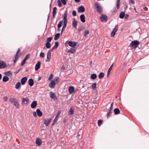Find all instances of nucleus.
Masks as SVG:
<instances>
[{
  "instance_id": "22",
  "label": "nucleus",
  "mask_w": 149,
  "mask_h": 149,
  "mask_svg": "<svg viewBox=\"0 0 149 149\" xmlns=\"http://www.w3.org/2000/svg\"><path fill=\"white\" fill-rule=\"evenodd\" d=\"M113 64H114V63H113L111 65V66H110V68H109L108 70V72H107V77H108L110 73L111 70V69H112V68H113Z\"/></svg>"
},
{
  "instance_id": "64",
  "label": "nucleus",
  "mask_w": 149,
  "mask_h": 149,
  "mask_svg": "<svg viewBox=\"0 0 149 149\" xmlns=\"http://www.w3.org/2000/svg\"><path fill=\"white\" fill-rule=\"evenodd\" d=\"M80 1V0H75V2L77 3L79 2Z\"/></svg>"
},
{
  "instance_id": "30",
  "label": "nucleus",
  "mask_w": 149,
  "mask_h": 149,
  "mask_svg": "<svg viewBox=\"0 0 149 149\" xmlns=\"http://www.w3.org/2000/svg\"><path fill=\"white\" fill-rule=\"evenodd\" d=\"M9 80V78L7 76H4L3 78V82H7Z\"/></svg>"
},
{
  "instance_id": "16",
  "label": "nucleus",
  "mask_w": 149,
  "mask_h": 149,
  "mask_svg": "<svg viewBox=\"0 0 149 149\" xmlns=\"http://www.w3.org/2000/svg\"><path fill=\"white\" fill-rule=\"evenodd\" d=\"M27 80V78L26 77H24L22 78L21 80V84L23 85L24 84Z\"/></svg>"
},
{
  "instance_id": "39",
  "label": "nucleus",
  "mask_w": 149,
  "mask_h": 149,
  "mask_svg": "<svg viewBox=\"0 0 149 149\" xmlns=\"http://www.w3.org/2000/svg\"><path fill=\"white\" fill-rule=\"evenodd\" d=\"M103 120H99L98 121V124L99 126H100L102 123Z\"/></svg>"
},
{
  "instance_id": "2",
  "label": "nucleus",
  "mask_w": 149,
  "mask_h": 149,
  "mask_svg": "<svg viewBox=\"0 0 149 149\" xmlns=\"http://www.w3.org/2000/svg\"><path fill=\"white\" fill-rule=\"evenodd\" d=\"M9 101L11 103L13 104L17 109L19 108V105L17 100L15 98L11 97L9 99Z\"/></svg>"
},
{
  "instance_id": "33",
  "label": "nucleus",
  "mask_w": 149,
  "mask_h": 149,
  "mask_svg": "<svg viewBox=\"0 0 149 149\" xmlns=\"http://www.w3.org/2000/svg\"><path fill=\"white\" fill-rule=\"evenodd\" d=\"M60 33H58L56 34L54 38V40H57L59 38Z\"/></svg>"
},
{
  "instance_id": "56",
  "label": "nucleus",
  "mask_w": 149,
  "mask_h": 149,
  "mask_svg": "<svg viewBox=\"0 0 149 149\" xmlns=\"http://www.w3.org/2000/svg\"><path fill=\"white\" fill-rule=\"evenodd\" d=\"M26 61L25 60V59H24L23 61L21 63V65L22 66L23 65L25 64L26 62Z\"/></svg>"
},
{
  "instance_id": "58",
  "label": "nucleus",
  "mask_w": 149,
  "mask_h": 149,
  "mask_svg": "<svg viewBox=\"0 0 149 149\" xmlns=\"http://www.w3.org/2000/svg\"><path fill=\"white\" fill-rule=\"evenodd\" d=\"M36 113H37L36 112H34L33 113V116L35 117H36L37 116Z\"/></svg>"
},
{
  "instance_id": "12",
  "label": "nucleus",
  "mask_w": 149,
  "mask_h": 149,
  "mask_svg": "<svg viewBox=\"0 0 149 149\" xmlns=\"http://www.w3.org/2000/svg\"><path fill=\"white\" fill-rule=\"evenodd\" d=\"M51 120L52 119L51 118L47 120L45 119L44 120V124L46 126H47L49 125L51 121Z\"/></svg>"
},
{
  "instance_id": "42",
  "label": "nucleus",
  "mask_w": 149,
  "mask_h": 149,
  "mask_svg": "<svg viewBox=\"0 0 149 149\" xmlns=\"http://www.w3.org/2000/svg\"><path fill=\"white\" fill-rule=\"evenodd\" d=\"M89 33V32L88 30H86L84 31V36L86 37L87 35Z\"/></svg>"
},
{
  "instance_id": "26",
  "label": "nucleus",
  "mask_w": 149,
  "mask_h": 149,
  "mask_svg": "<svg viewBox=\"0 0 149 149\" xmlns=\"http://www.w3.org/2000/svg\"><path fill=\"white\" fill-rule=\"evenodd\" d=\"M57 8L56 7H54L53 8V16L54 18L55 17V16L56 13V10Z\"/></svg>"
},
{
  "instance_id": "51",
  "label": "nucleus",
  "mask_w": 149,
  "mask_h": 149,
  "mask_svg": "<svg viewBox=\"0 0 149 149\" xmlns=\"http://www.w3.org/2000/svg\"><path fill=\"white\" fill-rule=\"evenodd\" d=\"M113 102H112L111 104V106L110 107V109L109 110H111V111H113Z\"/></svg>"
},
{
  "instance_id": "43",
  "label": "nucleus",
  "mask_w": 149,
  "mask_h": 149,
  "mask_svg": "<svg viewBox=\"0 0 149 149\" xmlns=\"http://www.w3.org/2000/svg\"><path fill=\"white\" fill-rule=\"evenodd\" d=\"M6 74L8 76H10L12 75V73L10 71L7 72L6 73Z\"/></svg>"
},
{
  "instance_id": "13",
  "label": "nucleus",
  "mask_w": 149,
  "mask_h": 149,
  "mask_svg": "<svg viewBox=\"0 0 149 149\" xmlns=\"http://www.w3.org/2000/svg\"><path fill=\"white\" fill-rule=\"evenodd\" d=\"M73 19L74 20L72 23V26L74 28L76 29L78 24V22L75 18Z\"/></svg>"
},
{
  "instance_id": "48",
  "label": "nucleus",
  "mask_w": 149,
  "mask_h": 149,
  "mask_svg": "<svg viewBox=\"0 0 149 149\" xmlns=\"http://www.w3.org/2000/svg\"><path fill=\"white\" fill-rule=\"evenodd\" d=\"M40 56L41 57L44 58L45 57V54L43 52H41L40 54Z\"/></svg>"
},
{
  "instance_id": "61",
  "label": "nucleus",
  "mask_w": 149,
  "mask_h": 149,
  "mask_svg": "<svg viewBox=\"0 0 149 149\" xmlns=\"http://www.w3.org/2000/svg\"><path fill=\"white\" fill-rule=\"evenodd\" d=\"M127 7H128L127 5H125L124 7L125 10H126L127 9Z\"/></svg>"
},
{
  "instance_id": "49",
  "label": "nucleus",
  "mask_w": 149,
  "mask_h": 149,
  "mask_svg": "<svg viewBox=\"0 0 149 149\" xmlns=\"http://www.w3.org/2000/svg\"><path fill=\"white\" fill-rule=\"evenodd\" d=\"M72 14L73 16H75L77 15L76 12L75 10H73L72 13Z\"/></svg>"
},
{
  "instance_id": "53",
  "label": "nucleus",
  "mask_w": 149,
  "mask_h": 149,
  "mask_svg": "<svg viewBox=\"0 0 149 149\" xmlns=\"http://www.w3.org/2000/svg\"><path fill=\"white\" fill-rule=\"evenodd\" d=\"M61 1L64 5H65L66 4V2L65 0H61Z\"/></svg>"
},
{
  "instance_id": "19",
  "label": "nucleus",
  "mask_w": 149,
  "mask_h": 149,
  "mask_svg": "<svg viewBox=\"0 0 149 149\" xmlns=\"http://www.w3.org/2000/svg\"><path fill=\"white\" fill-rule=\"evenodd\" d=\"M37 105V102L36 101H34L31 104V107L32 108H34L36 107Z\"/></svg>"
},
{
  "instance_id": "3",
  "label": "nucleus",
  "mask_w": 149,
  "mask_h": 149,
  "mask_svg": "<svg viewBox=\"0 0 149 149\" xmlns=\"http://www.w3.org/2000/svg\"><path fill=\"white\" fill-rule=\"evenodd\" d=\"M58 77H57L56 79L51 80L50 83L49 85V87L51 88H54L56 84L58 83Z\"/></svg>"
},
{
  "instance_id": "52",
  "label": "nucleus",
  "mask_w": 149,
  "mask_h": 149,
  "mask_svg": "<svg viewBox=\"0 0 149 149\" xmlns=\"http://www.w3.org/2000/svg\"><path fill=\"white\" fill-rule=\"evenodd\" d=\"M53 74H51L50 76L48 78V80H51V79L53 78Z\"/></svg>"
},
{
  "instance_id": "60",
  "label": "nucleus",
  "mask_w": 149,
  "mask_h": 149,
  "mask_svg": "<svg viewBox=\"0 0 149 149\" xmlns=\"http://www.w3.org/2000/svg\"><path fill=\"white\" fill-rule=\"evenodd\" d=\"M129 2H130L132 4H134L135 3V1L134 0H130L129 1Z\"/></svg>"
},
{
  "instance_id": "25",
  "label": "nucleus",
  "mask_w": 149,
  "mask_h": 149,
  "mask_svg": "<svg viewBox=\"0 0 149 149\" xmlns=\"http://www.w3.org/2000/svg\"><path fill=\"white\" fill-rule=\"evenodd\" d=\"M74 109L73 107H72L71 108L69 111V114L70 115H72L74 113Z\"/></svg>"
},
{
  "instance_id": "5",
  "label": "nucleus",
  "mask_w": 149,
  "mask_h": 149,
  "mask_svg": "<svg viewBox=\"0 0 149 149\" xmlns=\"http://www.w3.org/2000/svg\"><path fill=\"white\" fill-rule=\"evenodd\" d=\"M95 6L96 9V11L99 13H101L102 11V8L100 6V4L98 2H96L95 3Z\"/></svg>"
},
{
  "instance_id": "45",
  "label": "nucleus",
  "mask_w": 149,
  "mask_h": 149,
  "mask_svg": "<svg viewBox=\"0 0 149 149\" xmlns=\"http://www.w3.org/2000/svg\"><path fill=\"white\" fill-rule=\"evenodd\" d=\"M59 45L58 42H56L55 43V45L54 46L55 48L56 49L58 47Z\"/></svg>"
},
{
  "instance_id": "9",
  "label": "nucleus",
  "mask_w": 149,
  "mask_h": 149,
  "mask_svg": "<svg viewBox=\"0 0 149 149\" xmlns=\"http://www.w3.org/2000/svg\"><path fill=\"white\" fill-rule=\"evenodd\" d=\"M68 44L70 46L72 47H74L76 45V42L71 41H68Z\"/></svg>"
},
{
  "instance_id": "7",
  "label": "nucleus",
  "mask_w": 149,
  "mask_h": 149,
  "mask_svg": "<svg viewBox=\"0 0 149 149\" xmlns=\"http://www.w3.org/2000/svg\"><path fill=\"white\" fill-rule=\"evenodd\" d=\"M29 100L28 97L23 98L22 101V104L27 105L29 103Z\"/></svg>"
},
{
  "instance_id": "4",
  "label": "nucleus",
  "mask_w": 149,
  "mask_h": 149,
  "mask_svg": "<svg viewBox=\"0 0 149 149\" xmlns=\"http://www.w3.org/2000/svg\"><path fill=\"white\" fill-rule=\"evenodd\" d=\"M139 44L140 42L139 41L136 40H134L132 41L128 47H132L134 49H136L137 47Z\"/></svg>"
},
{
  "instance_id": "14",
  "label": "nucleus",
  "mask_w": 149,
  "mask_h": 149,
  "mask_svg": "<svg viewBox=\"0 0 149 149\" xmlns=\"http://www.w3.org/2000/svg\"><path fill=\"white\" fill-rule=\"evenodd\" d=\"M51 52H50V51H48L47 54V60H46V62H49L51 58Z\"/></svg>"
},
{
  "instance_id": "11",
  "label": "nucleus",
  "mask_w": 149,
  "mask_h": 149,
  "mask_svg": "<svg viewBox=\"0 0 149 149\" xmlns=\"http://www.w3.org/2000/svg\"><path fill=\"white\" fill-rule=\"evenodd\" d=\"M50 97L52 99H57V97L55 94L52 92H49Z\"/></svg>"
},
{
  "instance_id": "50",
  "label": "nucleus",
  "mask_w": 149,
  "mask_h": 149,
  "mask_svg": "<svg viewBox=\"0 0 149 149\" xmlns=\"http://www.w3.org/2000/svg\"><path fill=\"white\" fill-rule=\"evenodd\" d=\"M57 3L58 6L59 7H61L62 6V4L60 0H59L58 1Z\"/></svg>"
},
{
  "instance_id": "20",
  "label": "nucleus",
  "mask_w": 149,
  "mask_h": 149,
  "mask_svg": "<svg viewBox=\"0 0 149 149\" xmlns=\"http://www.w3.org/2000/svg\"><path fill=\"white\" fill-rule=\"evenodd\" d=\"M28 83L30 86H32L34 84V81L32 79H30L28 80Z\"/></svg>"
},
{
  "instance_id": "62",
  "label": "nucleus",
  "mask_w": 149,
  "mask_h": 149,
  "mask_svg": "<svg viewBox=\"0 0 149 149\" xmlns=\"http://www.w3.org/2000/svg\"><path fill=\"white\" fill-rule=\"evenodd\" d=\"M3 99L5 101H7L8 100V97H7L5 96L4 97Z\"/></svg>"
},
{
  "instance_id": "8",
  "label": "nucleus",
  "mask_w": 149,
  "mask_h": 149,
  "mask_svg": "<svg viewBox=\"0 0 149 149\" xmlns=\"http://www.w3.org/2000/svg\"><path fill=\"white\" fill-rule=\"evenodd\" d=\"M20 52V49L19 48L18 49L17 51V52L15 56V58L13 60V61L14 63H15L17 60V59L21 55V53L19 54V53Z\"/></svg>"
},
{
  "instance_id": "46",
  "label": "nucleus",
  "mask_w": 149,
  "mask_h": 149,
  "mask_svg": "<svg viewBox=\"0 0 149 149\" xmlns=\"http://www.w3.org/2000/svg\"><path fill=\"white\" fill-rule=\"evenodd\" d=\"M52 37H49L47 38V42H50L51 40H52Z\"/></svg>"
},
{
  "instance_id": "28",
  "label": "nucleus",
  "mask_w": 149,
  "mask_h": 149,
  "mask_svg": "<svg viewBox=\"0 0 149 149\" xmlns=\"http://www.w3.org/2000/svg\"><path fill=\"white\" fill-rule=\"evenodd\" d=\"M120 0H117L116 2V7L117 9H118L119 8L120 6Z\"/></svg>"
},
{
  "instance_id": "10",
  "label": "nucleus",
  "mask_w": 149,
  "mask_h": 149,
  "mask_svg": "<svg viewBox=\"0 0 149 149\" xmlns=\"http://www.w3.org/2000/svg\"><path fill=\"white\" fill-rule=\"evenodd\" d=\"M6 67V63L3 61H0V68H4Z\"/></svg>"
},
{
  "instance_id": "32",
  "label": "nucleus",
  "mask_w": 149,
  "mask_h": 149,
  "mask_svg": "<svg viewBox=\"0 0 149 149\" xmlns=\"http://www.w3.org/2000/svg\"><path fill=\"white\" fill-rule=\"evenodd\" d=\"M104 73L103 72H101L99 74L98 77L100 79H101L104 77Z\"/></svg>"
},
{
  "instance_id": "35",
  "label": "nucleus",
  "mask_w": 149,
  "mask_h": 149,
  "mask_svg": "<svg viewBox=\"0 0 149 149\" xmlns=\"http://www.w3.org/2000/svg\"><path fill=\"white\" fill-rule=\"evenodd\" d=\"M45 45L47 49H49L51 47V46L50 43L48 42H47Z\"/></svg>"
},
{
  "instance_id": "44",
  "label": "nucleus",
  "mask_w": 149,
  "mask_h": 149,
  "mask_svg": "<svg viewBox=\"0 0 149 149\" xmlns=\"http://www.w3.org/2000/svg\"><path fill=\"white\" fill-rule=\"evenodd\" d=\"M112 111H111V110H109L107 114V117H109L110 116L111 114L112 113Z\"/></svg>"
},
{
  "instance_id": "18",
  "label": "nucleus",
  "mask_w": 149,
  "mask_h": 149,
  "mask_svg": "<svg viewBox=\"0 0 149 149\" xmlns=\"http://www.w3.org/2000/svg\"><path fill=\"white\" fill-rule=\"evenodd\" d=\"M74 88L72 86H70L68 88V91L70 94H72L74 91Z\"/></svg>"
},
{
  "instance_id": "55",
  "label": "nucleus",
  "mask_w": 149,
  "mask_h": 149,
  "mask_svg": "<svg viewBox=\"0 0 149 149\" xmlns=\"http://www.w3.org/2000/svg\"><path fill=\"white\" fill-rule=\"evenodd\" d=\"M29 54L27 55L25 57L24 59H25L26 61L29 58Z\"/></svg>"
},
{
  "instance_id": "21",
  "label": "nucleus",
  "mask_w": 149,
  "mask_h": 149,
  "mask_svg": "<svg viewBox=\"0 0 149 149\" xmlns=\"http://www.w3.org/2000/svg\"><path fill=\"white\" fill-rule=\"evenodd\" d=\"M80 18L81 21L82 22L84 23L85 22V17L84 15L82 14L80 16Z\"/></svg>"
},
{
  "instance_id": "23",
  "label": "nucleus",
  "mask_w": 149,
  "mask_h": 149,
  "mask_svg": "<svg viewBox=\"0 0 149 149\" xmlns=\"http://www.w3.org/2000/svg\"><path fill=\"white\" fill-rule=\"evenodd\" d=\"M37 115L39 117H41L42 115V113L40 109H37L36 111Z\"/></svg>"
},
{
  "instance_id": "63",
  "label": "nucleus",
  "mask_w": 149,
  "mask_h": 149,
  "mask_svg": "<svg viewBox=\"0 0 149 149\" xmlns=\"http://www.w3.org/2000/svg\"><path fill=\"white\" fill-rule=\"evenodd\" d=\"M129 15H128V14H126L125 17V18L126 19H127V18H128V17H129Z\"/></svg>"
},
{
  "instance_id": "57",
  "label": "nucleus",
  "mask_w": 149,
  "mask_h": 149,
  "mask_svg": "<svg viewBox=\"0 0 149 149\" xmlns=\"http://www.w3.org/2000/svg\"><path fill=\"white\" fill-rule=\"evenodd\" d=\"M56 49L55 47L53 46L48 51H50V52H52L54 49Z\"/></svg>"
},
{
  "instance_id": "6",
  "label": "nucleus",
  "mask_w": 149,
  "mask_h": 149,
  "mask_svg": "<svg viewBox=\"0 0 149 149\" xmlns=\"http://www.w3.org/2000/svg\"><path fill=\"white\" fill-rule=\"evenodd\" d=\"M101 21L104 22H106L107 20V16L104 14H102L100 17Z\"/></svg>"
},
{
  "instance_id": "24",
  "label": "nucleus",
  "mask_w": 149,
  "mask_h": 149,
  "mask_svg": "<svg viewBox=\"0 0 149 149\" xmlns=\"http://www.w3.org/2000/svg\"><path fill=\"white\" fill-rule=\"evenodd\" d=\"M36 143L38 146H40L42 144L41 141L40 139H37L36 141Z\"/></svg>"
},
{
  "instance_id": "27",
  "label": "nucleus",
  "mask_w": 149,
  "mask_h": 149,
  "mask_svg": "<svg viewBox=\"0 0 149 149\" xmlns=\"http://www.w3.org/2000/svg\"><path fill=\"white\" fill-rule=\"evenodd\" d=\"M114 112L115 115L119 114L120 113V111L118 108H115L114 110Z\"/></svg>"
},
{
  "instance_id": "59",
  "label": "nucleus",
  "mask_w": 149,
  "mask_h": 149,
  "mask_svg": "<svg viewBox=\"0 0 149 149\" xmlns=\"http://www.w3.org/2000/svg\"><path fill=\"white\" fill-rule=\"evenodd\" d=\"M115 33L113 32V31H112L111 33V37H113L115 35Z\"/></svg>"
},
{
  "instance_id": "29",
  "label": "nucleus",
  "mask_w": 149,
  "mask_h": 149,
  "mask_svg": "<svg viewBox=\"0 0 149 149\" xmlns=\"http://www.w3.org/2000/svg\"><path fill=\"white\" fill-rule=\"evenodd\" d=\"M58 119V117L56 116L55 118H54V121L52 123V126H53L55 125L56 122L57 121Z\"/></svg>"
},
{
  "instance_id": "54",
  "label": "nucleus",
  "mask_w": 149,
  "mask_h": 149,
  "mask_svg": "<svg viewBox=\"0 0 149 149\" xmlns=\"http://www.w3.org/2000/svg\"><path fill=\"white\" fill-rule=\"evenodd\" d=\"M117 30L118 28L116 27L113 29L112 31L116 33L117 31Z\"/></svg>"
},
{
  "instance_id": "47",
  "label": "nucleus",
  "mask_w": 149,
  "mask_h": 149,
  "mask_svg": "<svg viewBox=\"0 0 149 149\" xmlns=\"http://www.w3.org/2000/svg\"><path fill=\"white\" fill-rule=\"evenodd\" d=\"M61 110L58 111V113H57V114L56 116H57L58 117L61 114Z\"/></svg>"
},
{
  "instance_id": "41",
  "label": "nucleus",
  "mask_w": 149,
  "mask_h": 149,
  "mask_svg": "<svg viewBox=\"0 0 149 149\" xmlns=\"http://www.w3.org/2000/svg\"><path fill=\"white\" fill-rule=\"evenodd\" d=\"M63 22L62 21H61L59 22L58 25V28H60L61 27Z\"/></svg>"
},
{
  "instance_id": "38",
  "label": "nucleus",
  "mask_w": 149,
  "mask_h": 149,
  "mask_svg": "<svg viewBox=\"0 0 149 149\" xmlns=\"http://www.w3.org/2000/svg\"><path fill=\"white\" fill-rule=\"evenodd\" d=\"M92 88L93 90H95L96 88V84L95 83L93 84L92 85Z\"/></svg>"
},
{
  "instance_id": "40",
  "label": "nucleus",
  "mask_w": 149,
  "mask_h": 149,
  "mask_svg": "<svg viewBox=\"0 0 149 149\" xmlns=\"http://www.w3.org/2000/svg\"><path fill=\"white\" fill-rule=\"evenodd\" d=\"M84 29V27L82 26H79L78 28V30L79 31H81L83 30Z\"/></svg>"
},
{
  "instance_id": "1",
  "label": "nucleus",
  "mask_w": 149,
  "mask_h": 149,
  "mask_svg": "<svg viewBox=\"0 0 149 149\" xmlns=\"http://www.w3.org/2000/svg\"><path fill=\"white\" fill-rule=\"evenodd\" d=\"M68 11L66 10L63 14V24L62 28L61 34H62L64 30L65 29L67 23V17L68 15Z\"/></svg>"
},
{
  "instance_id": "36",
  "label": "nucleus",
  "mask_w": 149,
  "mask_h": 149,
  "mask_svg": "<svg viewBox=\"0 0 149 149\" xmlns=\"http://www.w3.org/2000/svg\"><path fill=\"white\" fill-rule=\"evenodd\" d=\"M21 85V84L20 82H18L15 85V88L16 89H18Z\"/></svg>"
},
{
  "instance_id": "15",
  "label": "nucleus",
  "mask_w": 149,
  "mask_h": 149,
  "mask_svg": "<svg viewBox=\"0 0 149 149\" xmlns=\"http://www.w3.org/2000/svg\"><path fill=\"white\" fill-rule=\"evenodd\" d=\"M78 11L79 13L84 12L85 11V8L83 6H81L79 8Z\"/></svg>"
},
{
  "instance_id": "31",
  "label": "nucleus",
  "mask_w": 149,
  "mask_h": 149,
  "mask_svg": "<svg viewBox=\"0 0 149 149\" xmlns=\"http://www.w3.org/2000/svg\"><path fill=\"white\" fill-rule=\"evenodd\" d=\"M125 13L123 12H122L120 14L119 17L121 19H123L124 17Z\"/></svg>"
},
{
  "instance_id": "37",
  "label": "nucleus",
  "mask_w": 149,
  "mask_h": 149,
  "mask_svg": "<svg viewBox=\"0 0 149 149\" xmlns=\"http://www.w3.org/2000/svg\"><path fill=\"white\" fill-rule=\"evenodd\" d=\"M97 75L95 74H93L91 76V78L93 79H95L97 78Z\"/></svg>"
},
{
  "instance_id": "34",
  "label": "nucleus",
  "mask_w": 149,
  "mask_h": 149,
  "mask_svg": "<svg viewBox=\"0 0 149 149\" xmlns=\"http://www.w3.org/2000/svg\"><path fill=\"white\" fill-rule=\"evenodd\" d=\"M68 52H70L72 54H74L76 52V49L73 48H71L69 50Z\"/></svg>"
},
{
  "instance_id": "17",
  "label": "nucleus",
  "mask_w": 149,
  "mask_h": 149,
  "mask_svg": "<svg viewBox=\"0 0 149 149\" xmlns=\"http://www.w3.org/2000/svg\"><path fill=\"white\" fill-rule=\"evenodd\" d=\"M41 64L40 61H38L35 65V70L36 71L38 70L40 68Z\"/></svg>"
}]
</instances>
